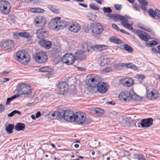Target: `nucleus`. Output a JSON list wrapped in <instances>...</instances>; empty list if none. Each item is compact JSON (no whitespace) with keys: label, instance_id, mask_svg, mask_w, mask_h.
Instances as JSON below:
<instances>
[{"label":"nucleus","instance_id":"nucleus-1","mask_svg":"<svg viewBox=\"0 0 160 160\" xmlns=\"http://www.w3.org/2000/svg\"><path fill=\"white\" fill-rule=\"evenodd\" d=\"M101 81V77L98 75L88 74L85 81L86 85L90 88H96Z\"/></svg>","mask_w":160,"mask_h":160},{"label":"nucleus","instance_id":"nucleus-2","mask_svg":"<svg viewBox=\"0 0 160 160\" xmlns=\"http://www.w3.org/2000/svg\"><path fill=\"white\" fill-rule=\"evenodd\" d=\"M16 57L17 61L23 65H26L30 61V55L25 50L18 51Z\"/></svg>","mask_w":160,"mask_h":160},{"label":"nucleus","instance_id":"nucleus-3","mask_svg":"<svg viewBox=\"0 0 160 160\" xmlns=\"http://www.w3.org/2000/svg\"><path fill=\"white\" fill-rule=\"evenodd\" d=\"M18 92L20 95L26 96L31 95L32 94V89L29 85L24 83L18 84L17 87Z\"/></svg>","mask_w":160,"mask_h":160},{"label":"nucleus","instance_id":"nucleus-4","mask_svg":"<svg viewBox=\"0 0 160 160\" xmlns=\"http://www.w3.org/2000/svg\"><path fill=\"white\" fill-rule=\"evenodd\" d=\"M113 20L115 21L118 20L122 21L121 24L124 27L130 30L133 29L132 26L128 23V18L125 17L118 14L115 15Z\"/></svg>","mask_w":160,"mask_h":160},{"label":"nucleus","instance_id":"nucleus-5","mask_svg":"<svg viewBox=\"0 0 160 160\" xmlns=\"http://www.w3.org/2000/svg\"><path fill=\"white\" fill-rule=\"evenodd\" d=\"M10 3L7 1H0V11L3 14L7 15L10 12L11 9Z\"/></svg>","mask_w":160,"mask_h":160},{"label":"nucleus","instance_id":"nucleus-6","mask_svg":"<svg viewBox=\"0 0 160 160\" xmlns=\"http://www.w3.org/2000/svg\"><path fill=\"white\" fill-rule=\"evenodd\" d=\"M73 122L75 121L78 124H82L86 121V115L83 112H77L74 113Z\"/></svg>","mask_w":160,"mask_h":160},{"label":"nucleus","instance_id":"nucleus-7","mask_svg":"<svg viewBox=\"0 0 160 160\" xmlns=\"http://www.w3.org/2000/svg\"><path fill=\"white\" fill-rule=\"evenodd\" d=\"M92 32L94 35L100 34L103 30L102 26L99 23H93L90 25Z\"/></svg>","mask_w":160,"mask_h":160},{"label":"nucleus","instance_id":"nucleus-8","mask_svg":"<svg viewBox=\"0 0 160 160\" xmlns=\"http://www.w3.org/2000/svg\"><path fill=\"white\" fill-rule=\"evenodd\" d=\"M14 42L10 39L3 40L0 43V47L4 50H9L13 48Z\"/></svg>","mask_w":160,"mask_h":160},{"label":"nucleus","instance_id":"nucleus-9","mask_svg":"<svg viewBox=\"0 0 160 160\" xmlns=\"http://www.w3.org/2000/svg\"><path fill=\"white\" fill-rule=\"evenodd\" d=\"M75 57L72 54L65 53L62 58V61L68 65L73 64L75 61Z\"/></svg>","mask_w":160,"mask_h":160},{"label":"nucleus","instance_id":"nucleus-10","mask_svg":"<svg viewBox=\"0 0 160 160\" xmlns=\"http://www.w3.org/2000/svg\"><path fill=\"white\" fill-rule=\"evenodd\" d=\"M35 58L38 63H42L45 62L48 59V56L45 52H41L35 54Z\"/></svg>","mask_w":160,"mask_h":160},{"label":"nucleus","instance_id":"nucleus-11","mask_svg":"<svg viewBox=\"0 0 160 160\" xmlns=\"http://www.w3.org/2000/svg\"><path fill=\"white\" fill-rule=\"evenodd\" d=\"M108 47L105 45H96L90 47L87 46V52L91 53L92 50L95 52H99L107 49Z\"/></svg>","mask_w":160,"mask_h":160},{"label":"nucleus","instance_id":"nucleus-12","mask_svg":"<svg viewBox=\"0 0 160 160\" xmlns=\"http://www.w3.org/2000/svg\"><path fill=\"white\" fill-rule=\"evenodd\" d=\"M57 88L61 94H63L68 92V86L65 82H58L57 86Z\"/></svg>","mask_w":160,"mask_h":160},{"label":"nucleus","instance_id":"nucleus-13","mask_svg":"<svg viewBox=\"0 0 160 160\" xmlns=\"http://www.w3.org/2000/svg\"><path fill=\"white\" fill-rule=\"evenodd\" d=\"M64 111V119L68 122H73L74 113L72 111L70 110H63Z\"/></svg>","mask_w":160,"mask_h":160},{"label":"nucleus","instance_id":"nucleus-14","mask_svg":"<svg viewBox=\"0 0 160 160\" xmlns=\"http://www.w3.org/2000/svg\"><path fill=\"white\" fill-rule=\"evenodd\" d=\"M159 93L156 90L152 89L147 91L146 97L150 100L157 99L159 97Z\"/></svg>","mask_w":160,"mask_h":160},{"label":"nucleus","instance_id":"nucleus-15","mask_svg":"<svg viewBox=\"0 0 160 160\" xmlns=\"http://www.w3.org/2000/svg\"><path fill=\"white\" fill-rule=\"evenodd\" d=\"M33 22L35 25L37 27H42L46 23L45 19L40 16L35 17Z\"/></svg>","mask_w":160,"mask_h":160},{"label":"nucleus","instance_id":"nucleus-16","mask_svg":"<svg viewBox=\"0 0 160 160\" xmlns=\"http://www.w3.org/2000/svg\"><path fill=\"white\" fill-rule=\"evenodd\" d=\"M36 35L37 38L39 39H43L48 36V32L44 28H42L38 29L36 32Z\"/></svg>","mask_w":160,"mask_h":160},{"label":"nucleus","instance_id":"nucleus-17","mask_svg":"<svg viewBox=\"0 0 160 160\" xmlns=\"http://www.w3.org/2000/svg\"><path fill=\"white\" fill-rule=\"evenodd\" d=\"M119 82L125 87H129L133 84L134 81L132 78H126L120 79Z\"/></svg>","mask_w":160,"mask_h":160},{"label":"nucleus","instance_id":"nucleus-18","mask_svg":"<svg viewBox=\"0 0 160 160\" xmlns=\"http://www.w3.org/2000/svg\"><path fill=\"white\" fill-rule=\"evenodd\" d=\"M137 32L140 39L144 41H148L151 39V36L149 34L143 31L137 30Z\"/></svg>","mask_w":160,"mask_h":160},{"label":"nucleus","instance_id":"nucleus-19","mask_svg":"<svg viewBox=\"0 0 160 160\" xmlns=\"http://www.w3.org/2000/svg\"><path fill=\"white\" fill-rule=\"evenodd\" d=\"M96 88L98 91L101 93H105L108 89V84L106 83L103 82H100Z\"/></svg>","mask_w":160,"mask_h":160},{"label":"nucleus","instance_id":"nucleus-20","mask_svg":"<svg viewBox=\"0 0 160 160\" xmlns=\"http://www.w3.org/2000/svg\"><path fill=\"white\" fill-rule=\"evenodd\" d=\"M81 28L79 24L76 22H72L68 27L69 31L74 33H77L79 32Z\"/></svg>","mask_w":160,"mask_h":160},{"label":"nucleus","instance_id":"nucleus-21","mask_svg":"<svg viewBox=\"0 0 160 160\" xmlns=\"http://www.w3.org/2000/svg\"><path fill=\"white\" fill-rule=\"evenodd\" d=\"M131 94L128 91H123L121 92L118 96L120 100L127 101L130 98Z\"/></svg>","mask_w":160,"mask_h":160},{"label":"nucleus","instance_id":"nucleus-22","mask_svg":"<svg viewBox=\"0 0 160 160\" xmlns=\"http://www.w3.org/2000/svg\"><path fill=\"white\" fill-rule=\"evenodd\" d=\"M153 120L152 118L142 119L141 122V125L142 128H148L152 125Z\"/></svg>","mask_w":160,"mask_h":160},{"label":"nucleus","instance_id":"nucleus-23","mask_svg":"<svg viewBox=\"0 0 160 160\" xmlns=\"http://www.w3.org/2000/svg\"><path fill=\"white\" fill-rule=\"evenodd\" d=\"M61 19L60 17H56L51 21L49 23V26L51 29H56L58 30V25H59V20Z\"/></svg>","mask_w":160,"mask_h":160},{"label":"nucleus","instance_id":"nucleus-24","mask_svg":"<svg viewBox=\"0 0 160 160\" xmlns=\"http://www.w3.org/2000/svg\"><path fill=\"white\" fill-rule=\"evenodd\" d=\"M99 64L101 66H107L110 64V59L105 56H101L100 58Z\"/></svg>","mask_w":160,"mask_h":160},{"label":"nucleus","instance_id":"nucleus-25","mask_svg":"<svg viewBox=\"0 0 160 160\" xmlns=\"http://www.w3.org/2000/svg\"><path fill=\"white\" fill-rule=\"evenodd\" d=\"M41 45L43 47L46 49H49L51 48L52 46L51 42L46 40H41L40 42Z\"/></svg>","mask_w":160,"mask_h":160},{"label":"nucleus","instance_id":"nucleus-26","mask_svg":"<svg viewBox=\"0 0 160 160\" xmlns=\"http://www.w3.org/2000/svg\"><path fill=\"white\" fill-rule=\"evenodd\" d=\"M86 58V55L83 52L79 51L77 52L76 54V59L78 60H83Z\"/></svg>","mask_w":160,"mask_h":160},{"label":"nucleus","instance_id":"nucleus-27","mask_svg":"<svg viewBox=\"0 0 160 160\" xmlns=\"http://www.w3.org/2000/svg\"><path fill=\"white\" fill-rule=\"evenodd\" d=\"M19 36L23 38H26L27 39H30L32 38V35L29 33L22 32H19Z\"/></svg>","mask_w":160,"mask_h":160},{"label":"nucleus","instance_id":"nucleus-28","mask_svg":"<svg viewBox=\"0 0 160 160\" xmlns=\"http://www.w3.org/2000/svg\"><path fill=\"white\" fill-rule=\"evenodd\" d=\"M25 128V125L24 123H18L15 126V129L17 131L24 130Z\"/></svg>","mask_w":160,"mask_h":160},{"label":"nucleus","instance_id":"nucleus-29","mask_svg":"<svg viewBox=\"0 0 160 160\" xmlns=\"http://www.w3.org/2000/svg\"><path fill=\"white\" fill-rule=\"evenodd\" d=\"M110 42L117 44H120L122 43V41L119 39L115 37H110L109 39Z\"/></svg>","mask_w":160,"mask_h":160},{"label":"nucleus","instance_id":"nucleus-30","mask_svg":"<svg viewBox=\"0 0 160 160\" xmlns=\"http://www.w3.org/2000/svg\"><path fill=\"white\" fill-rule=\"evenodd\" d=\"M29 10L31 12L35 13L42 12H44L43 9L39 7L30 8Z\"/></svg>","mask_w":160,"mask_h":160},{"label":"nucleus","instance_id":"nucleus-31","mask_svg":"<svg viewBox=\"0 0 160 160\" xmlns=\"http://www.w3.org/2000/svg\"><path fill=\"white\" fill-rule=\"evenodd\" d=\"M124 67L125 66L127 68L133 69L136 70L138 69V68L132 62L124 63Z\"/></svg>","mask_w":160,"mask_h":160},{"label":"nucleus","instance_id":"nucleus-32","mask_svg":"<svg viewBox=\"0 0 160 160\" xmlns=\"http://www.w3.org/2000/svg\"><path fill=\"white\" fill-rule=\"evenodd\" d=\"M141 6V8L144 10H146V6L148 4V2L145 0H138Z\"/></svg>","mask_w":160,"mask_h":160},{"label":"nucleus","instance_id":"nucleus-33","mask_svg":"<svg viewBox=\"0 0 160 160\" xmlns=\"http://www.w3.org/2000/svg\"><path fill=\"white\" fill-rule=\"evenodd\" d=\"M59 25L58 30L61 29L66 27L67 25V22L64 20H61V19L59 20Z\"/></svg>","mask_w":160,"mask_h":160},{"label":"nucleus","instance_id":"nucleus-34","mask_svg":"<svg viewBox=\"0 0 160 160\" xmlns=\"http://www.w3.org/2000/svg\"><path fill=\"white\" fill-rule=\"evenodd\" d=\"M148 13L150 16L153 18H155L156 17L157 12L156 9L153 10L152 9H149L148 10Z\"/></svg>","mask_w":160,"mask_h":160},{"label":"nucleus","instance_id":"nucleus-35","mask_svg":"<svg viewBox=\"0 0 160 160\" xmlns=\"http://www.w3.org/2000/svg\"><path fill=\"white\" fill-rule=\"evenodd\" d=\"M95 113L98 116H101L104 113V111L101 108H96L95 110Z\"/></svg>","mask_w":160,"mask_h":160},{"label":"nucleus","instance_id":"nucleus-36","mask_svg":"<svg viewBox=\"0 0 160 160\" xmlns=\"http://www.w3.org/2000/svg\"><path fill=\"white\" fill-rule=\"evenodd\" d=\"M124 63L119 62L118 63L114 64V67L116 69L118 70L122 69L124 68Z\"/></svg>","mask_w":160,"mask_h":160},{"label":"nucleus","instance_id":"nucleus-37","mask_svg":"<svg viewBox=\"0 0 160 160\" xmlns=\"http://www.w3.org/2000/svg\"><path fill=\"white\" fill-rule=\"evenodd\" d=\"M14 124H9L8 126H6V130L9 133H11L13 132L12 130L14 129Z\"/></svg>","mask_w":160,"mask_h":160},{"label":"nucleus","instance_id":"nucleus-38","mask_svg":"<svg viewBox=\"0 0 160 160\" xmlns=\"http://www.w3.org/2000/svg\"><path fill=\"white\" fill-rule=\"evenodd\" d=\"M39 70L42 72H48L52 71V69L50 68L48 66H46L40 68Z\"/></svg>","mask_w":160,"mask_h":160},{"label":"nucleus","instance_id":"nucleus-39","mask_svg":"<svg viewBox=\"0 0 160 160\" xmlns=\"http://www.w3.org/2000/svg\"><path fill=\"white\" fill-rule=\"evenodd\" d=\"M49 8L52 12L58 14L60 12L59 9L57 8L54 6L50 5Z\"/></svg>","mask_w":160,"mask_h":160},{"label":"nucleus","instance_id":"nucleus-40","mask_svg":"<svg viewBox=\"0 0 160 160\" xmlns=\"http://www.w3.org/2000/svg\"><path fill=\"white\" fill-rule=\"evenodd\" d=\"M124 49L128 51V52L131 53L133 51V49L130 46L127 44H125L124 45Z\"/></svg>","mask_w":160,"mask_h":160},{"label":"nucleus","instance_id":"nucleus-41","mask_svg":"<svg viewBox=\"0 0 160 160\" xmlns=\"http://www.w3.org/2000/svg\"><path fill=\"white\" fill-rule=\"evenodd\" d=\"M56 111H50L48 114V118L51 119H53L55 117H56Z\"/></svg>","mask_w":160,"mask_h":160},{"label":"nucleus","instance_id":"nucleus-42","mask_svg":"<svg viewBox=\"0 0 160 160\" xmlns=\"http://www.w3.org/2000/svg\"><path fill=\"white\" fill-rule=\"evenodd\" d=\"M102 9L103 10V12L105 13L110 14L112 12V10L111 9V8L109 7H104L102 8Z\"/></svg>","mask_w":160,"mask_h":160},{"label":"nucleus","instance_id":"nucleus-43","mask_svg":"<svg viewBox=\"0 0 160 160\" xmlns=\"http://www.w3.org/2000/svg\"><path fill=\"white\" fill-rule=\"evenodd\" d=\"M62 114H61V113L58 111H56V118H64V112H62Z\"/></svg>","mask_w":160,"mask_h":160},{"label":"nucleus","instance_id":"nucleus-44","mask_svg":"<svg viewBox=\"0 0 160 160\" xmlns=\"http://www.w3.org/2000/svg\"><path fill=\"white\" fill-rule=\"evenodd\" d=\"M52 50L53 52L56 53H58L60 52L61 50V49L60 47L56 45H54Z\"/></svg>","mask_w":160,"mask_h":160},{"label":"nucleus","instance_id":"nucleus-45","mask_svg":"<svg viewBox=\"0 0 160 160\" xmlns=\"http://www.w3.org/2000/svg\"><path fill=\"white\" fill-rule=\"evenodd\" d=\"M16 113L20 114H21V112L18 111L14 110L11 112L10 113L8 114V116L9 117H12Z\"/></svg>","mask_w":160,"mask_h":160},{"label":"nucleus","instance_id":"nucleus-46","mask_svg":"<svg viewBox=\"0 0 160 160\" xmlns=\"http://www.w3.org/2000/svg\"><path fill=\"white\" fill-rule=\"evenodd\" d=\"M138 160H146L144 156L142 154H138L137 155Z\"/></svg>","mask_w":160,"mask_h":160},{"label":"nucleus","instance_id":"nucleus-47","mask_svg":"<svg viewBox=\"0 0 160 160\" xmlns=\"http://www.w3.org/2000/svg\"><path fill=\"white\" fill-rule=\"evenodd\" d=\"M90 7L92 9L95 10H98L99 9V7L98 6L92 3L90 5Z\"/></svg>","mask_w":160,"mask_h":160},{"label":"nucleus","instance_id":"nucleus-48","mask_svg":"<svg viewBox=\"0 0 160 160\" xmlns=\"http://www.w3.org/2000/svg\"><path fill=\"white\" fill-rule=\"evenodd\" d=\"M148 44L149 46L152 47V46L156 45L157 44V42L156 41L152 40L149 42Z\"/></svg>","mask_w":160,"mask_h":160},{"label":"nucleus","instance_id":"nucleus-49","mask_svg":"<svg viewBox=\"0 0 160 160\" xmlns=\"http://www.w3.org/2000/svg\"><path fill=\"white\" fill-rule=\"evenodd\" d=\"M114 15H115L113 14H108L106 15L109 19L112 20H114Z\"/></svg>","mask_w":160,"mask_h":160},{"label":"nucleus","instance_id":"nucleus-50","mask_svg":"<svg viewBox=\"0 0 160 160\" xmlns=\"http://www.w3.org/2000/svg\"><path fill=\"white\" fill-rule=\"evenodd\" d=\"M122 152L123 153L124 156H130V152L128 151L123 150Z\"/></svg>","mask_w":160,"mask_h":160},{"label":"nucleus","instance_id":"nucleus-51","mask_svg":"<svg viewBox=\"0 0 160 160\" xmlns=\"http://www.w3.org/2000/svg\"><path fill=\"white\" fill-rule=\"evenodd\" d=\"M114 7L117 10H119L122 9V6L120 5L115 4Z\"/></svg>","mask_w":160,"mask_h":160},{"label":"nucleus","instance_id":"nucleus-52","mask_svg":"<svg viewBox=\"0 0 160 160\" xmlns=\"http://www.w3.org/2000/svg\"><path fill=\"white\" fill-rule=\"evenodd\" d=\"M112 27L113 28L115 29L118 31H119V28L118 27L116 24L113 23L112 24Z\"/></svg>","mask_w":160,"mask_h":160},{"label":"nucleus","instance_id":"nucleus-53","mask_svg":"<svg viewBox=\"0 0 160 160\" xmlns=\"http://www.w3.org/2000/svg\"><path fill=\"white\" fill-rule=\"evenodd\" d=\"M138 26L140 28L143 29L144 30L148 31V30H147L146 28L144 26L142 25L140 23L138 24Z\"/></svg>","mask_w":160,"mask_h":160},{"label":"nucleus","instance_id":"nucleus-54","mask_svg":"<svg viewBox=\"0 0 160 160\" xmlns=\"http://www.w3.org/2000/svg\"><path fill=\"white\" fill-rule=\"evenodd\" d=\"M13 98L11 97L10 98H8L7 99V101L6 102V105H9L10 104V102L13 100Z\"/></svg>","mask_w":160,"mask_h":160},{"label":"nucleus","instance_id":"nucleus-55","mask_svg":"<svg viewBox=\"0 0 160 160\" xmlns=\"http://www.w3.org/2000/svg\"><path fill=\"white\" fill-rule=\"evenodd\" d=\"M133 99L135 100L138 101L139 100L140 97L137 95H136L133 96Z\"/></svg>","mask_w":160,"mask_h":160},{"label":"nucleus","instance_id":"nucleus-56","mask_svg":"<svg viewBox=\"0 0 160 160\" xmlns=\"http://www.w3.org/2000/svg\"><path fill=\"white\" fill-rule=\"evenodd\" d=\"M119 31H120L121 32L123 33H124V34H126L128 35H129L130 34L128 32H127L125 31V30H124L123 29H119Z\"/></svg>","mask_w":160,"mask_h":160},{"label":"nucleus","instance_id":"nucleus-57","mask_svg":"<svg viewBox=\"0 0 160 160\" xmlns=\"http://www.w3.org/2000/svg\"><path fill=\"white\" fill-rule=\"evenodd\" d=\"M112 71V68L111 67H108L104 69V71L106 72H109Z\"/></svg>","mask_w":160,"mask_h":160},{"label":"nucleus","instance_id":"nucleus-58","mask_svg":"<svg viewBox=\"0 0 160 160\" xmlns=\"http://www.w3.org/2000/svg\"><path fill=\"white\" fill-rule=\"evenodd\" d=\"M133 8H134L135 9L138 10H139L140 8L139 6L137 4H133Z\"/></svg>","mask_w":160,"mask_h":160},{"label":"nucleus","instance_id":"nucleus-59","mask_svg":"<svg viewBox=\"0 0 160 160\" xmlns=\"http://www.w3.org/2000/svg\"><path fill=\"white\" fill-rule=\"evenodd\" d=\"M126 137L125 136H122L120 137H119V141H121L122 142H123V140L125 139Z\"/></svg>","mask_w":160,"mask_h":160},{"label":"nucleus","instance_id":"nucleus-60","mask_svg":"<svg viewBox=\"0 0 160 160\" xmlns=\"http://www.w3.org/2000/svg\"><path fill=\"white\" fill-rule=\"evenodd\" d=\"M157 14L156 16L159 19H160V11L158 9H156Z\"/></svg>","mask_w":160,"mask_h":160},{"label":"nucleus","instance_id":"nucleus-61","mask_svg":"<svg viewBox=\"0 0 160 160\" xmlns=\"http://www.w3.org/2000/svg\"><path fill=\"white\" fill-rule=\"evenodd\" d=\"M4 109V107L2 104H0V113L2 112Z\"/></svg>","mask_w":160,"mask_h":160},{"label":"nucleus","instance_id":"nucleus-62","mask_svg":"<svg viewBox=\"0 0 160 160\" xmlns=\"http://www.w3.org/2000/svg\"><path fill=\"white\" fill-rule=\"evenodd\" d=\"M41 115V114H40V112H38L36 113V118H38L40 117Z\"/></svg>","mask_w":160,"mask_h":160},{"label":"nucleus","instance_id":"nucleus-63","mask_svg":"<svg viewBox=\"0 0 160 160\" xmlns=\"http://www.w3.org/2000/svg\"><path fill=\"white\" fill-rule=\"evenodd\" d=\"M78 4L81 6H82L83 7H84V8H87V5H86V4H83V3H79Z\"/></svg>","mask_w":160,"mask_h":160},{"label":"nucleus","instance_id":"nucleus-64","mask_svg":"<svg viewBox=\"0 0 160 160\" xmlns=\"http://www.w3.org/2000/svg\"><path fill=\"white\" fill-rule=\"evenodd\" d=\"M13 36L14 37H17L19 36V33L18 32H14L13 33Z\"/></svg>","mask_w":160,"mask_h":160}]
</instances>
